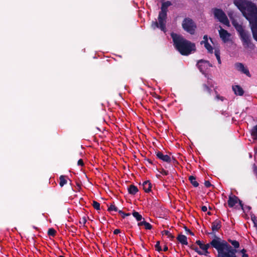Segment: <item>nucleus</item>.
Masks as SVG:
<instances>
[{"label":"nucleus","instance_id":"nucleus-1","mask_svg":"<svg viewBox=\"0 0 257 257\" xmlns=\"http://www.w3.org/2000/svg\"><path fill=\"white\" fill-rule=\"evenodd\" d=\"M171 37L173 46L182 55L188 56L196 51L195 43L186 39L182 35L172 32Z\"/></svg>","mask_w":257,"mask_h":257},{"label":"nucleus","instance_id":"nucleus-2","mask_svg":"<svg viewBox=\"0 0 257 257\" xmlns=\"http://www.w3.org/2000/svg\"><path fill=\"white\" fill-rule=\"evenodd\" d=\"M232 23L239 34L243 47L245 48L253 49L255 46L251 42L249 34L247 32L244 31L242 25L235 21H233Z\"/></svg>","mask_w":257,"mask_h":257},{"label":"nucleus","instance_id":"nucleus-3","mask_svg":"<svg viewBox=\"0 0 257 257\" xmlns=\"http://www.w3.org/2000/svg\"><path fill=\"white\" fill-rule=\"evenodd\" d=\"M168 9L161 6V11L158 16V22L157 21L153 22L151 27L153 29L159 28L161 31L166 32V23L167 17Z\"/></svg>","mask_w":257,"mask_h":257},{"label":"nucleus","instance_id":"nucleus-4","mask_svg":"<svg viewBox=\"0 0 257 257\" xmlns=\"http://www.w3.org/2000/svg\"><path fill=\"white\" fill-rule=\"evenodd\" d=\"M212 246L216 249L217 254L216 257H221L220 245V237L214 235V238L208 243L203 244L200 248L203 250V255L208 256L209 252L208 251V248Z\"/></svg>","mask_w":257,"mask_h":257},{"label":"nucleus","instance_id":"nucleus-5","mask_svg":"<svg viewBox=\"0 0 257 257\" xmlns=\"http://www.w3.org/2000/svg\"><path fill=\"white\" fill-rule=\"evenodd\" d=\"M248 6L241 12L243 16L248 22L257 20V7L253 3L248 4Z\"/></svg>","mask_w":257,"mask_h":257},{"label":"nucleus","instance_id":"nucleus-6","mask_svg":"<svg viewBox=\"0 0 257 257\" xmlns=\"http://www.w3.org/2000/svg\"><path fill=\"white\" fill-rule=\"evenodd\" d=\"M182 26L183 29L190 34H194L196 25L191 19L185 18L182 22Z\"/></svg>","mask_w":257,"mask_h":257},{"label":"nucleus","instance_id":"nucleus-7","mask_svg":"<svg viewBox=\"0 0 257 257\" xmlns=\"http://www.w3.org/2000/svg\"><path fill=\"white\" fill-rule=\"evenodd\" d=\"M213 12L215 18L217 19L220 23L229 26V21L225 13L220 9L214 8Z\"/></svg>","mask_w":257,"mask_h":257},{"label":"nucleus","instance_id":"nucleus-8","mask_svg":"<svg viewBox=\"0 0 257 257\" xmlns=\"http://www.w3.org/2000/svg\"><path fill=\"white\" fill-rule=\"evenodd\" d=\"M251 3V2H249L247 0H234V5L241 12H243V11L248 6V4Z\"/></svg>","mask_w":257,"mask_h":257},{"label":"nucleus","instance_id":"nucleus-9","mask_svg":"<svg viewBox=\"0 0 257 257\" xmlns=\"http://www.w3.org/2000/svg\"><path fill=\"white\" fill-rule=\"evenodd\" d=\"M234 66H235V69L237 71L241 72L243 74H245L248 77H251V75L249 73V71L248 68L247 67H245L243 63L237 62V63H235Z\"/></svg>","mask_w":257,"mask_h":257},{"label":"nucleus","instance_id":"nucleus-10","mask_svg":"<svg viewBox=\"0 0 257 257\" xmlns=\"http://www.w3.org/2000/svg\"><path fill=\"white\" fill-rule=\"evenodd\" d=\"M220 29L218 31V32L220 38L224 43L228 42L230 40L231 34L228 33L227 30L223 29L220 26Z\"/></svg>","mask_w":257,"mask_h":257},{"label":"nucleus","instance_id":"nucleus-11","mask_svg":"<svg viewBox=\"0 0 257 257\" xmlns=\"http://www.w3.org/2000/svg\"><path fill=\"white\" fill-rule=\"evenodd\" d=\"M253 39L257 42V20L249 22Z\"/></svg>","mask_w":257,"mask_h":257},{"label":"nucleus","instance_id":"nucleus-12","mask_svg":"<svg viewBox=\"0 0 257 257\" xmlns=\"http://www.w3.org/2000/svg\"><path fill=\"white\" fill-rule=\"evenodd\" d=\"M156 154L157 158L161 160L162 161L167 163L171 162V158L168 155H164L160 151L156 152Z\"/></svg>","mask_w":257,"mask_h":257},{"label":"nucleus","instance_id":"nucleus-13","mask_svg":"<svg viewBox=\"0 0 257 257\" xmlns=\"http://www.w3.org/2000/svg\"><path fill=\"white\" fill-rule=\"evenodd\" d=\"M206 64H209V62L208 61L204 60H200L198 61L197 66L200 71V72L204 73L207 68V66H206Z\"/></svg>","mask_w":257,"mask_h":257},{"label":"nucleus","instance_id":"nucleus-14","mask_svg":"<svg viewBox=\"0 0 257 257\" xmlns=\"http://www.w3.org/2000/svg\"><path fill=\"white\" fill-rule=\"evenodd\" d=\"M239 198L235 195H229L228 200V205L229 207H233L235 204L238 203Z\"/></svg>","mask_w":257,"mask_h":257},{"label":"nucleus","instance_id":"nucleus-15","mask_svg":"<svg viewBox=\"0 0 257 257\" xmlns=\"http://www.w3.org/2000/svg\"><path fill=\"white\" fill-rule=\"evenodd\" d=\"M221 222L216 219L211 223V229L213 232L218 231L221 227Z\"/></svg>","mask_w":257,"mask_h":257},{"label":"nucleus","instance_id":"nucleus-16","mask_svg":"<svg viewBox=\"0 0 257 257\" xmlns=\"http://www.w3.org/2000/svg\"><path fill=\"white\" fill-rule=\"evenodd\" d=\"M232 90L235 94L238 96H242L244 92L242 87L238 85L232 86Z\"/></svg>","mask_w":257,"mask_h":257},{"label":"nucleus","instance_id":"nucleus-17","mask_svg":"<svg viewBox=\"0 0 257 257\" xmlns=\"http://www.w3.org/2000/svg\"><path fill=\"white\" fill-rule=\"evenodd\" d=\"M143 188L145 192L148 193L151 191L152 189V184L150 181L149 180L145 181L143 182Z\"/></svg>","mask_w":257,"mask_h":257},{"label":"nucleus","instance_id":"nucleus-18","mask_svg":"<svg viewBox=\"0 0 257 257\" xmlns=\"http://www.w3.org/2000/svg\"><path fill=\"white\" fill-rule=\"evenodd\" d=\"M178 241L182 245H187V237L183 234H179L177 237Z\"/></svg>","mask_w":257,"mask_h":257},{"label":"nucleus","instance_id":"nucleus-19","mask_svg":"<svg viewBox=\"0 0 257 257\" xmlns=\"http://www.w3.org/2000/svg\"><path fill=\"white\" fill-rule=\"evenodd\" d=\"M127 190L129 194L131 195H135L139 191L137 187L133 184L128 186Z\"/></svg>","mask_w":257,"mask_h":257},{"label":"nucleus","instance_id":"nucleus-20","mask_svg":"<svg viewBox=\"0 0 257 257\" xmlns=\"http://www.w3.org/2000/svg\"><path fill=\"white\" fill-rule=\"evenodd\" d=\"M189 180L194 187H197L199 186V183L196 181V177L195 176H190L189 177Z\"/></svg>","mask_w":257,"mask_h":257},{"label":"nucleus","instance_id":"nucleus-21","mask_svg":"<svg viewBox=\"0 0 257 257\" xmlns=\"http://www.w3.org/2000/svg\"><path fill=\"white\" fill-rule=\"evenodd\" d=\"M162 234L163 235H167L171 240H173L175 238V236L169 231L167 230H164L162 231Z\"/></svg>","mask_w":257,"mask_h":257},{"label":"nucleus","instance_id":"nucleus-22","mask_svg":"<svg viewBox=\"0 0 257 257\" xmlns=\"http://www.w3.org/2000/svg\"><path fill=\"white\" fill-rule=\"evenodd\" d=\"M133 216L138 221H140L143 218L142 215H141L139 212L134 210L132 213Z\"/></svg>","mask_w":257,"mask_h":257},{"label":"nucleus","instance_id":"nucleus-23","mask_svg":"<svg viewBox=\"0 0 257 257\" xmlns=\"http://www.w3.org/2000/svg\"><path fill=\"white\" fill-rule=\"evenodd\" d=\"M251 135L253 140H257V124L252 128Z\"/></svg>","mask_w":257,"mask_h":257},{"label":"nucleus","instance_id":"nucleus-24","mask_svg":"<svg viewBox=\"0 0 257 257\" xmlns=\"http://www.w3.org/2000/svg\"><path fill=\"white\" fill-rule=\"evenodd\" d=\"M59 180V184L61 187H63L67 182V180L65 179V176L63 175H61L60 176Z\"/></svg>","mask_w":257,"mask_h":257},{"label":"nucleus","instance_id":"nucleus-25","mask_svg":"<svg viewBox=\"0 0 257 257\" xmlns=\"http://www.w3.org/2000/svg\"><path fill=\"white\" fill-rule=\"evenodd\" d=\"M202 88L203 91L207 92L209 95L211 94L212 90L206 84H203L202 85Z\"/></svg>","mask_w":257,"mask_h":257},{"label":"nucleus","instance_id":"nucleus-26","mask_svg":"<svg viewBox=\"0 0 257 257\" xmlns=\"http://www.w3.org/2000/svg\"><path fill=\"white\" fill-rule=\"evenodd\" d=\"M204 47L207 50L208 52L210 53H213V48L211 45L208 43L206 42L205 44H204Z\"/></svg>","mask_w":257,"mask_h":257},{"label":"nucleus","instance_id":"nucleus-27","mask_svg":"<svg viewBox=\"0 0 257 257\" xmlns=\"http://www.w3.org/2000/svg\"><path fill=\"white\" fill-rule=\"evenodd\" d=\"M215 55L217 60L218 63L220 64L221 63L220 57V51L219 49H215L214 51Z\"/></svg>","mask_w":257,"mask_h":257},{"label":"nucleus","instance_id":"nucleus-28","mask_svg":"<svg viewBox=\"0 0 257 257\" xmlns=\"http://www.w3.org/2000/svg\"><path fill=\"white\" fill-rule=\"evenodd\" d=\"M92 205L93 208L97 210H100V203L97 202L96 201L93 200L92 201Z\"/></svg>","mask_w":257,"mask_h":257},{"label":"nucleus","instance_id":"nucleus-29","mask_svg":"<svg viewBox=\"0 0 257 257\" xmlns=\"http://www.w3.org/2000/svg\"><path fill=\"white\" fill-rule=\"evenodd\" d=\"M56 233V230L53 228H50L48 230V234L49 236H54L55 235Z\"/></svg>","mask_w":257,"mask_h":257},{"label":"nucleus","instance_id":"nucleus-30","mask_svg":"<svg viewBox=\"0 0 257 257\" xmlns=\"http://www.w3.org/2000/svg\"><path fill=\"white\" fill-rule=\"evenodd\" d=\"M108 211H118V209L116 206H115L114 204H111L110 206L108 208Z\"/></svg>","mask_w":257,"mask_h":257},{"label":"nucleus","instance_id":"nucleus-31","mask_svg":"<svg viewBox=\"0 0 257 257\" xmlns=\"http://www.w3.org/2000/svg\"><path fill=\"white\" fill-rule=\"evenodd\" d=\"M118 212L119 214H120L123 218H124L126 216H128L131 215L130 213H124L122 210H118Z\"/></svg>","mask_w":257,"mask_h":257},{"label":"nucleus","instance_id":"nucleus-32","mask_svg":"<svg viewBox=\"0 0 257 257\" xmlns=\"http://www.w3.org/2000/svg\"><path fill=\"white\" fill-rule=\"evenodd\" d=\"M160 241H157L156 244L155 245L156 250L159 252H160L162 250V249L161 246L160 245Z\"/></svg>","mask_w":257,"mask_h":257},{"label":"nucleus","instance_id":"nucleus-33","mask_svg":"<svg viewBox=\"0 0 257 257\" xmlns=\"http://www.w3.org/2000/svg\"><path fill=\"white\" fill-rule=\"evenodd\" d=\"M157 170L159 171L161 174H162L163 175L167 176L169 174V172L168 171H166L163 168H161L160 170H159L157 168Z\"/></svg>","mask_w":257,"mask_h":257},{"label":"nucleus","instance_id":"nucleus-34","mask_svg":"<svg viewBox=\"0 0 257 257\" xmlns=\"http://www.w3.org/2000/svg\"><path fill=\"white\" fill-rule=\"evenodd\" d=\"M146 229L150 230L152 228V225L149 222H145L144 225Z\"/></svg>","mask_w":257,"mask_h":257},{"label":"nucleus","instance_id":"nucleus-35","mask_svg":"<svg viewBox=\"0 0 257 257\" xmlns=\"http://www.w3.org/2000/svg\"><path fill=\"white\" fill-rule=\"evenodd\" d=\"M251 219L254 224V226L257 225V217L254 215H251Z\"/></svg>","mask_w":257,"mask_h":257},{"label":"nucleus","instance_id":"nucleus-36","mask_svg":"<svg viewBox=\"0 0 257 257\" xmlns=\"http://www.w3.org/2000/svg\"><path fill=\"white\" fill-rule=\"evenodd\" d=\"M77 230V227H76L75 226H74L73 225H72L70 227H69V228L68 229L69 231L73 232V233H75L76 232Z\"/></svg>","mask_w":257,"mask_h":257},{"label":"nucleus","instance_id":"nucleus-37","mask_svg":"<svg viewBox=\"0 0 257 257\" xmlns=\"http://www.w3.org/2000/svg\"><path fill=\"white\" fill-rule=\"evenodd\" d=\"M215 92L216 94V98L218 100H220L221 101H223L224 97L223 96H220L218 94L217 91L215 90Z\"/></svg>","mask_w":257,"mask_h":257},{"label":"nucleus","instance_id":"nucleus-38","mask_svg":"<svg viewBox=\"0 0 257 257\" xmlns=\"http://www.w3.org/2000/svg\"><path fill=\"white\" fill-rule=\"evenodd\" d=\"M184 228L185 229V230L188 232L191 235H192V236H194V233L192 232L189 229H188L186 226H185L184 227Z\"/></svg>","mask_w":257,"mask_h":257},{"label":"nucleus","instance_id":"nucleus-39","mask_svg":"<svg viewBox=\"0 0 257 257\" xmlns=\"http://www.w3.org/2000/svg\"><path fill=\"white\" fill-rule=\"evenodd\" d=\"M194 250L198 254L202 255H203L202 251L200 250L196 246H195V248H194Z\"/></svg>","mask_w":257,"mask_h":257},{"label":"nucleus","instance_id":"nucleus-40","mask_svg":"<svg viewBox=\"0 0 257 257\" xmlns=\"http://www.w3.org/2000/svg\"><path fill=\"white\" fill-rule=\"evenodd\" d=\"M203 39H204V40H203V41H202L201 42V43H201V44H205V43H206V42H208V37H207V35H204V36H203Z\"/></svg>","mask_w":257,"mask_h":257},{"label":"nucleus","instance_id":"nucleus-41","mask_svg":"<svg viewBox=\"0 0 257 257\" xmlns=\"http://www.w3.org/2000/svg\"><path fill=\"white\" fill-rule=\"evenodd\" d=\"M87 220L85 217H82L81 220L79 221V223L80 224H83L84 225L86 223Z\"/></svg>","mask_w":257,"mask_h":257},{"label":"nucleus","instance_id":"nucleus-42","mask_svg":"<svg viewBox=\"0 0 257 257\" xmlns=\"http://www.w3.org/2000/svg\"><path fill=\"white\" fill-rule=\"evenodd\" d=\"M204 185L207 188H209L212 186L211 184L209 181H205L204 182Z\"/></svg>","mask_w":257,"mask_h":257},{"label":"nucleus","instance_id":"nucleus-43","mask_svg":"<svg viewBox=\"0 0 257 257\" xmlns=\"http://www.w3.org/2000/svg\"><path fill=\"white\" fill-rule=\"evenodd\" d=\"M77 164H78V165H79L81 166H84V163H83L82 159H79L78 161Z\"/></svg>","mask_w":257,"mask_h":257},{"label":"nucleus","instance_id":"nucleus-44","mask_svg":"<svg viewBox=\"0 0 257 257\" xmlns=\"http://www.w3.org/2000/svg\"><path fill=\"white\" fill-rule=\"evenodd\" d=\"M253 170L254 173L255 174V175H256V176L257 177V167L256 166V165L254 164L253 165Z\"/></svg>","mask_w":257,"mask_h":257},{"label":"nucleus","instance_id":"nucleus-45","mask_svg":"<svg viewBox=\"0 0 257 257\" xmlns=\"http://www.w3.org/2000/svg\"><path fill=\"white\" fill-rule=\"evenodd\" d=\"M142 219H143L142 221H140V222L138 223V226H140L144 225L146 221L144 218H143Z\"/></svg>","mask_w":257,"mask_h":257},{"label":"nucleus","instance_id":"nucleus-46","mask_svg":"<svg viewBox=\"0 0 257 257\" xmlns=\"http://www.w3.org/2000/svg\"><path fill=\"white\" fill-rule=\"evenodd\" d=\"M164 4L167 7H169V6L172 5V3L170 1H166L165 2H164Z\"/></svg>","mask_w":257,"mask_h":257},{"label":"nucleus","instance_id":"nucleus-47","mask_svg":"<svg viewBox=\"0 0 257 257\" xmlns=\"http://www.w3.org/2000/svg\"><path fill=\"white\" fill-rule=\"evenodd\" d=\"M196 243L199 246V247H201V246L203 244V243L200 240H198L196 241Z\"/></svg>","mask_w":257,"mask_h":257},{"label":"nucleus","instance_id":"nucleus-48","mask_svg":"<svg viewBox=\"0 0 257 257\" xmlns=\"http://www.w3.org/2000/svg\"><path fill=\"white\" fill-rule=\"evenodd\" d=\"M120 233V230L119 229H115L114 231H113V234H117L118 233Z\"/></svg>","mask_w":257,"mask_h":257},{"label":"nucleus","instance_id":"nucleus-49","mask_svg":"<svg viewBox=\"0 0 257 257\" xmlns=\"http://www.w3.org/2000/svg\"><path fill=\"white\" fill-rule=\"evenodd\" d=\"M201 210L203 212H206L207 210V207L206 206H202L201 207Z\"/></svg>","mask_w":257,"mask_h":257},{"label":"nucleus","instance_id":"nucleus-50","mask_svg":"<svg viewBox=\"0 0 257 257\" xmlns=\"http://www.w3.org/2000/svg\"><path fill=\"white\" fill-rule=\"evenodd\" d=\"M238 203H239V204L240 205L241 209L242 210H243V205L242 203V201L239 199V200L238 201Z\"/></svg>","mask_w":257,"mask_h":257},{"label":"nucleus","instance_id":"nucleus-51","mask_svg":"<svg viewBox=\"0 0 257 257\" xmlns=\"http://www.w3.org/2000/svg\"><path fill=\"white\" fill-rule=\"evenodd\" d=\"M240 253H242V254H243V253H246V250L244 248H243L241 250H240L239 251Z\"/></svg>","mask_w":257,"mask_h":257},{"label":"nucleus","instance_id":"nucleus-52","mask_svg":"<svg viewBox=\"0 0 257 257\" xmlns=\"http://www.w3.org/2000/svg\"><path fill=\"white\" fill-rule=\"evenodd\" d=\"M147 162H148L150 164H153V162L151 159H147L145 160Z\"/></svg>","mask_w":257,"mask_h":257},{"label":"nucleus","instance_id":"nucleus-53","mask_svg":"<svg viewBox=\"0 0 257 257\" xmlns=\"http://www.w3.org/2000/svg\"><path fill=\"white\" fill-rule=\"evenodd\" d=\"M168 250V247L167 245H165L164 248H163V251H166Z\"/></svg>","mask_w":257,"mask_h":257},{"label":"nucleus","instance_id":"nucleus-54","mask_svg":"<svg viewBox=\"0 0 257 257\" xmlns=\"http://www.w3.org/2000/svg\"><path fill=\"white\" fill-rule=\"evenodd\" d=\"M242 257H248V255L247 253H243L242 254Z\"/></svg>","mask_w":257,"mask_h":257},{"label":"nucleus","instance_id":"nucleus-55","mask_svg":"<svg viewBox=\"0 0 257 257\" xmlns=\"http://www.w3.org/2000/svg\"><path fill=\"white\" fill-rule=\"evenodd\" d=\"M162 6V7H165V8H167V9H168V7H167L165 5V4H164V3H162V6Z\"/></svg>","mask_w":257,"mask_h":257},{"label":"nucleus","instance_id":"nucleus-56","mask_svg":"<svg viewBox=\"0 0 257 257\" xmlns=\"http://www.w3.org/2000/svg\"><path fill=\"white\" fill-rule=\"evenodd\" d=\"M206 66H208L209 67H212V65L209 63V64H206Z\"/></svg>","mask_w":257,"mask_h":257},{"label":"nucleus","instance_id":"nucleus-57","mask_svg":"<svg viewBox=\"0 0 257 257\" xmlns=\"http://www.w3.org/2000/svg\"><path fill=\"white\" fill-rule=\"evenodd\" d=\"M195 246H194V245H192L190 246V248L191 249H192L193 250H194V248H195Z\"/></svg>","mask_w":257,"mask_h":257},{"label":"nucleus","instance_id":"nucleus-58","mask_svg":"<svg viewBox=\"0 0 257 257\" xmlns=\"http://www.w3.org/2000/svg\"><path fill=\"white\" fill-rule=\"evenodd\" d=\"M207 214L209 215H211L212 214H211V213L209 211V212H207Z\"/></svg>","mask_w":257,"mask_h":257},{"label":"nucleus","instance_id":"nucleus-59","mask_svg":"<svg viewBox=\"0 0 257 257\" xmlns=\"http://www.w3.org/2000/svg\"><path fill=\"white\" fill-rule=\"evenodd\" d=\"M120 236H122V237H123V236H125V234L123 233V235H120Z\"/></svg>","mask_w":257,"mask_h":257},{"label":"nucleus","instance_id":"nucleus-60","mask_svg":"<svg viewBox=\"0 0 257 257\" xmlns=\"http://www.w3.org/2000/svg\"><path fill=\"white\" fill-rule=\"evenodd\" d=\"M247 208H248L249 209H250L251 208H250V207L248 206V207H247Z\"/></svg>","mask_w":257,"mask_h":257},{"label":"nucleus","instance_id":"nucleus-61","mask_svg":"<svg viewBox=\"0 0 257 257\" xmlns=\"http://www.w3.org/2000/svg\"><path fill=\"white\" fill-rule=\"evenodd\" d=\"M212 208L210 207H209V209L211 210Z\"/></svg>","mask_w":257,"mask_h":257},{"label":"nucleus","instance_id":"nucleus-62","mask_svg":"<svg viewBox=\"0 0 257 257\" xmlns=\"http://www.w3.org/2000/svg\"><path fill=\"white\" fill-rule=\"evenodd\" d=\"M174 162H176V160L175 159H174Z\"/></svg>","mask_w":257,"mask_h":257}]
</instances>
